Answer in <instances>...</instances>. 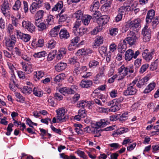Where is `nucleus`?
I'll list each match as a JSON object with an SVG mask.
<instances>
[{
    "label": "nucleus",
    "instance_id": "obj_8",
    "mask_svg": "<svg viewBox=\"0 0 159 159\" xmlns=\"http://www.w3.org/2000/svg\"><path fill=\"white\" fill-rule=\"evenodd\" d=\"M154 53V49L152 50L151 52H148V49H145L142 53L143 57L147 61L149 62L152 58V56Z\"/></svg>",
    "mask_w": 159,
    "mask_h": 159
},
{
    "label": "nucleus",
    "instance_id": "obj_46",
    "mask_svg": "<svg viewBox=\"0 0 159 159\" xmlns=\"http://www.w3.org/2000/svg\"><path fill=\"white\" fill-rule=\"evenodd\" d=\"M70 63L72 64H75L76 66H79L80 63L78 61L77 57H74L70 59Z\"/></svg>",
    "mask_w": 159,
    "mask_h": 159
},
{
    "label": "nucleus",
    "instance_id": "obj_6",
    "mask_svg": "<svg viewBox=\"0 0 159 159\" xmlns=\"http://www.w3.org/2000/svg\"><path fill=\"white\" fill-rule=\"evenodd\" d=\"M16 31V35L18 39L25 43L27 42L30 40L31 36L29 34L23 33L19 30Z\"/></svg>",
    "mask_w": 159,
    "mask_h": 159
},
{
    "label": "nucleus",
    "instance_id": "obj_25",
    "mask_svg": "<svg viewBox=\"0 0 159 159\" xmlns=\"http://www.w3.org/2000/svg\"><path fill=\"white\" fill-rule=\"evenodd\" d=\"M41 6L39 5L35 2L32 3L30 7V11L32 14H34L36 11Z\"/></svg>",
    "mask_w": 159,
    "mask_h": 159
},
{
    "label": "nucleus",
    "instance_id": "obj_61",
    "mask_svg": "<svg viewBox=\"0 0 159 159\" xmlns=\"http://www.w3.org/2000/svg\"><path fill=\"white\" fill-rule=\"evenodd\" d=\"M44 14V11L43 10H39L38 11L35 15V17L41 19L43 17Z\"/></svg>",
    "mask_w": 159,
    "mask_h": 159
},
{
    "label": "nucleus",
    "instance_id": "obj_33",
    "mask_svg": "<svg viewBox=\"0 0 159 159\" xmlns=\"http://www.w3.org/2000/svg\"><path fill=\"white\" fill-rule=\"evenodd\" d=\"M108 123L107 119H104L101 120L97 122L96 125L98 127H103L107 125Z\"/></svg>",
    "mask_w": 159,
    "mask_h": 159
},
{
    "label": "nucleus",
    "instance_id": "obj_22",
    "mask_svg": "<svg viewBox=\"0 0 159 159\" xmlns=\"http://www.w3.org/2000/svg\"><path fill=\"white\" fill-rule=\"evenodd\" d=\"M61 27V25H60L52 29L50 32V35L52 37H56L58 35L59 29Z\"/></svg>",
    "mask_w": 159,
    "mask_h": 159
},
{
    "label": "nucleus",
    "instance_id": "obj_39",
    "mask_svg": "<svg viewBox=\"0 0 159 159\" xmlns=\"http://www.w3.org/2000/svg\"><path fill=\"white\" fill-rule=\"evenodd\" d=\"M151 32L150 29L148 28V26L146 25L143 29L142 34L143 35H148V34L151 35Z\"/></svg>",
    "mask_w": 159,
    "mask_h": 159
},
{
    "label": "nucleus",
    "instance_id": "obj_30",
    "mask_svg": "<svg viewBox=\"0 0 159 159\" xmlns=\"http://www.w3.org/2000/svg\"><path fill=\"white\" fill-rule=\"evenodd\" d=\"M155 86L156 84L155 83L152 82L150 83L144 89L143 93H147L150 92L154 89Z\"/></svg>",
    "mask_w": 159,
    "mask_h": 159
},
{
    "label": "nucleus",
    "instance_id": "obj_16",
    "mask_svg": "<svg viewBox=\"0 0 159 159\" xmlns=\"http://www.w3.org/2000/svg\"><path fill=\"white\" fill-rule=\"evenodd\" d=\"M155 14V11L151 9L148 11L146 18V21L147 24H149L151 22L152 19L154 18Z\"/></svg>",
    "mask_w": 159,
    "mask_h": 159
},
{
    "label": "nucleus",
    "instance_id": "obj_50",
    "mask_svg": "<svg viewBox=\"0 0 159 159\" xmlns=\"http://www.w3.org/2000/svg\"><path fill=\"white\" fill-rule=\"evenodd\" d=\"M56 45V42L53 40L50 41L46 44L47 48L52 49L54 48Z\"/></svg>",
    "mask_w": 159,
    "mask_h": 159
},
{
    "label": "nucleus",
    "instance_id": "obj_10",
    "mask_svg": "<svg viewBox=\"0 0 159 159\" xmlns=\"http://www.w3.org/2000/svg\"><path fill=\"white\" fill-rule=\"evenodd\" d=\"M149 80V78L148 77H145L143 79H139L138 80L137 83V86L139 88H143L146 86L147 82Z\"/></svg>",
    "mask_w": 159,
    "mask_h": 159
},
{
    "label": "nucleus",
    "instance_id": "obj_11",
    "mask_svg": "<svg viewBox=\"0 0 159 159\" xmlns=\"http://www.w3.org/2000/svg\"><path fill=\"white\" fill-rule=\"evenodd\" d=\"M59 35L60 38L64 40L68 39L70 36L69 32L65 28L61 29Z\"/></svg>",
    "mask_w": 159,
    "mask_h": 159
},
{
    "label": "nucleus",
    "instance_id": "obj_43",
    "mask_svg": "<svg viewBox=\"0 0 159 159\" xmlns=\"http://www.w3.org/2000/svg\"><path fill=\"white\" fill-rule=\"evenodd\" d=\"M68 89V94H73L75 93L78 89V87L76 85H71Z\"/></svg>",
    "mask_w": 159,
    "mask_h": 159
},
{
    "label": "nucleus",
    "instance_id": "obj_17",
    "mask_svg": "<svg viewBox=\"0 0 159 159\" xmlns=\"http://www.w3.org/2000/svg\"><path fill=\"white\" fill-rule=\"evenodd\" d=\"M127 48L126 43L125 40L121 41L118 46V49L119 52L124 53Z\"/></svg>",
    "mask_w": 159,
    "mask_h": 159
},
{
    "label": "nucleus",
    "instance_id": "obj_1",
    "mask_svg": "<svg viewBox=\"0 0 159 159\" xmlns=\"http://www.w3.org/2000/svg\"><path fill=\"white\" fill-rule=\"evenodd\" d=\"M140 52L139 50L134 53V51L131 49L127 50L125 54V59L126 61H130L133 58L136 59L139 54Z\"/></svg>",
    "mask_w": 159,
    "mask_h": 159
},
{
    "label": "nucleus",
    "instance_id": "obj_49",
    "mask_svg": "<svg viewBox=\"0 0 159 159\" xmlns=\"http://www.w3.org/2000/svg\"><path fill=\"white\" fill-rule=\"evenodd\" d=\"M60 157L63 159H77L75 156L73 155L68 156L63 153L60 154Z\"/></svg>",
    "mask_w": 159,
    "mask_h": 159
},
{
    "label": "nucleus",
    "instance_id": "obj_3",
    "mask_svg": "<svg viewBox=\"0 0 159 159\" xmlns=\"http://www.w3.org/2000/svg\"><path fill=\"white\" fill-rule=\"evenodd\" d=\"M137 39L138 37L134 32L129 31L128 32L127 37L124 40L126 43L127 42L130 45L132 46L134 44Z\"/></svg>",
    "mask_w": 159,
    "mask_h": 159
},
{
    "label": "nucleus",
    "instance_id": "obj_4",
    "mask_svg": "<svg viewBox=\"0 0 159 159\" xmlns=\"http://www.w3.org/2000/svg\"><path fill=\"white\" fill-rule=\"evenodd\" d=\"M1 7L2 12L5 17L10 15V13L9 11L10 8L7 0H3V3L1 6Z\"/></svg>",
    "mask_w": 159,
    "mask_h": 159
},
{
    "label": "nucleus",
    "instance_id": "obj_40",
    "mask_svg": "<svg viewBox=\"0 0 159 159\" xmlns=\"http://www.w3.org/2000/svg\"><path fill=\"white\" fill-rule=\"evenodd\" d=\"M15 44L12 40H10V39L5 38V45L7 48H12L14 47Z\"/></svg>",
    "mask_w": 159,
    "mask_h": 159
},
{
    "label": "nucleus",
    "instance_id": "obj_24",
    "mask_svg": "<svg viewBox=\"0 0 159 159\" xmlns=\"http://www.w3.org/2000/svg\"><path fill=\"white\" fill-rule=\"evenodd\" d=\"M99 7V2L97 0H94L90 7V11L92 12L96 11H98Z\"/></svg>",
    "mask_w": 159,
    "mask_h": 159
},
{
    "label": "nucleus",
    "instance_id": "obj_47",
    "mask_svg": "<svg viewBox=\"0 0 159 159\" xmlns=\"http://www.w3.org/2000/svg\"><path fill=\"white\" fill-rule=\"evenodd\" d=\"M56 52V50H54L49 53L47 58L48 61H51L54 58Z\"/></svg>",
    "mask_w": 159,
    "mask_h": 159
},
{
    "label": "nucleus",
    "instance_id": "obj_51",
    "mask_svg": "<svg viewBox=\"0 0 159 159\" xmlns=\"http://www.w3.org/2000/svg\"><path fill=\"white\" fill-rule=\"evenodd\" d=\"M7 63L9 68L11 70V72L12 74L14 73V70H16V69L13 63L10 60L7 61Z\"/></svg>",
    "mask_w": 159,
    "mask_h": 159
},
{
    "label": "nucleus",
    "instance_id": "obj_52",
    "mask_svg": "<svg viewBox=\"0 0 159 159\" xmlns=\"http://www.w3.org/2000/svg\"><path fill=\"white\" fill-rule=\"evenodd\" d=\"M142 59L141 58L136 59L134 62V66L135 69H137L141 65Z\"/></svg>",
    "mask_w": 159,
    "mask_h": 159
},
{
    "label": "nucleus",
    "instance_id": "obj_38",
    "mask_svg": "<svg viewBox=\"0 0 159 159\" xmlns=\"http://www.w3.org/2000/svg\"><path fill=\"white\" fill-rule=\"evenodd\" d=\"M73 16L77 20L81 19L84 16L83 13L81 10H79L73 14Z\"/></svg>",
    "mask_w": 159,
    "mask_h": 159
},
{
    "label": "nucleus",
    "instance_id": "obj_27",
    "mask_svg": "<svg viewBox=\"0 0 159 159\" xmlns=\"http://www.w3.org/2000/svg\"><path fill=\"white\" fill-rule=\"evenodd\" d=\"M104 76V75L103 72L97 74L93 79L94 83L97 84H99L100 80Z\"/></svg>",
    "mask_w": 159,
    "mask_h": 159
},
{
    "label": "nucleus",
    "instance_id": "obj_31",
    "mask_svg": "<svg viewBox=\"0 0 159 159\" xmlns=\"http://www.w3.org/2000/svg\"><path fill=\"white\" fill-rule=\"evenodd\" d=\"M33 93L34 95L39 97H41L43 96V92L40 89L38 88H34L33 91Z\"/></svg>",
    "mask_w": 159,
    "mask_h": 159
},
{
    "label": "nucleus",
    "instance_id": "obj_9",
    "mask_svg": "<svg viewBox=\"0 0 159 159\" xmlns=\"http://www.w3.org/2000/svg\"><path fill=\"white\" fill-rule=\"evenodd\" d=\"M20 64L22 66L23 70L27 73L29 74L33 71L32 66L30 63H26L25 62L22 61L20 63Z\"/></svg>",
    "mask_w": 159,
    "mask_h": 159
},
{
    "label": "nucleus",
    "instance_id": "obj_64",
    "mask_svg": "<svg viewBox=\"0 0 159 159\" xmlns=\"http://www.w3.org/2000/svg\"><path fill=\"white\" fill-rule=\"evenodd\" d=\"M44 75V72L42 70L38 71L36 72V77L39 79Z\"/></svg>",
    "mask_w": 159,
    "mask_h": 159
},
{
    "label": "nucleus",
    "instance_id": "obj_19",
    "mask_svg": "<svg viewBox=\"0 0 159 159\" xmlns=\"http://www.w3.org/2000/svg\"><path fill=\"white\" fill-rule=\"evenodd\" d=\"M92 84L93 82L91 80H83L81 81L80 85L83 88H88L90 87Z\"/></svg>",
    "mask_w": 159,
    "mask_h": 159
},
{
    "label": "nucleus",
    "instance_id": "obj_55",
    "mask_svg": "<svg viewBox=\"0 0 159 159\" xmlns=\"http://www.w3.org/2000/svg\"><path fill=\"white\" fill-rule=\"evenodd\" d=\"M152 25L154 28H155L159 23V17L156 16L152 19Z\"/></svg>",
    "mask_w": 159,
    "mask_h": 159
},
{
    "label": "nucleus",
    "instance_id": "obj_62",
    "mask_svg": "<svg viewBox=\"0 0 159 159\" xmlns=\"http://www.w3.org/2000/svg\"><path fill=\"white\" fill-rule=\"evenodd\" d=\"M149 66L148 64H146L143 65L142 66L139 70V72L140 73L142 74L145 71L148 67Z\"/></svg>",
    "mask_w": 159,
    "mask_h": 159
},
{
    "label": "nucleus",
    "instance_id": "obj_21",
    "mask_svg": "<svg viewBox=\"0 0 159 159\" xmlns=\"http://www.w3.org/2000/svg\"><path fill=\"white\" fill-rule=\"evenodd\" d=\"M65 11V9H63L62 10L60 13L58 14V16L59 17V23L65 21L67 18V15L63 13Z\"/></svg>",
    "mask_w": 159,
    "mask_h": 159
},
{
    "label": "nucleus",
    "instance_id": "obj_20",
    "mask_svg": "<svg viewBox=\"0 0 159 159\" xmlns=\"http://www.w3.org/2000/svg\"><path fill=\"white\" fill-rule=\"evenodd\" d=\"M67 64L66 63L60 62L58 63L55 66V69L57 71L60 72L64 70Z\"/></svg>",
    "mask_w": 159,
    "mask_h": 159
},
{
    "label": "nucleus",
    "instance_id": "obj_59",
    "mask_svg": "<svg viewBox=\"0 0 159 159\" xmlns=\"http://www.w3.org/2000/svg\"><path fill=\"white\" fill-rule=\"evenodd\" d=\"M13 125L12 123L9 124L7 129V132L6 134L7 135H10L11 134V132L13 130L12 128L13 127Z\"/></svg>",
    "mask_w": 159,
    "mask_h": 159
},
{
    "label": "nucleus",
    "instance_id": "obj_18",
    "mask_svg": "<svg viewBox=\"0 0 159 159\" xmlns=\"http://www.w3.org/2000/svg\"><path fill=\"white\" fill-rule=\"evenodd\" d=\"M77 106L79 107H82L83 109L86 107L89 108L91 105L89 102L88 101L82 100L78 103Z\"/></svg>",
    "mask_w": 159,
    "mask_h": 159
},
{
    "label": "nucleus",
    "instance_id": "obj_57",
    "mask_svg": "<svg viewBox=\"0 0 159 159\" xmlns=\"http://www.w3.org/2000/svg\"><path fill=\"white\" fill-rule=\"evenodd\" d=\"M47 22L49 25H51L54 23L53 16L51 15H49L46 19Z\"/></svg>",
    "mask_w": 159,
    "mask_h": 159
},
{
    "label": "nucleus",
    "instance_id": "obj_41",
    "mask_svg": "<svg viewBox=\"0 0 159 159\" xmlns=\"http://www.w3.org/2000/svg\"><path fill=\"white\" fill-rule=\"evenodd\" d=\"M46 53L44 51H41L35 53L33 55V56L35 58H41L46 56Z\"/></svg>",
    "mask_w": 159,
    "mask_h": 159
},
{
    "label": "nucleus",
    "instance_id": "obj_45",
    "mask_svg": "<svg viewBox=\"0 0 159 159\" xmlns=\"http://www.w3.org/2000/svg\"><path fill=\"white\" fill-rule=\"evenodd\" d=\"M7 32L10 34H13L15 31L16 30L14 29V27L11 24H9L7 27Z\"/></svg>",
    "mask_w": 159,
    "mask_h": 159
},
{
    "label": "nucleus",
    "instance_id": "obj_36",
    "mask_svg": "<svg viewBox=\"0 0 159 159\" xmlns=\"http://www.w3.org/2000/svg\"><path fill=\"white\" fill-rule=\"evenodd\" d=\"M65 77V74L62 73L56 76L54 78V80L56 83L62 81Z\"/></svg>",
    "mask_w": 159,
    "mask_h": 159
},
{
    "label": "nucleus",
    "instance_id": "obj_58",
    "mask_svg": "<svg viewBox=\"0 0 159 159\" xmlns=\"http://www.w3.org/2000/svg\"><path fill=\"white\" fill-rule=\"evenodd\" d=\"M118 30L117 28H111L109 30V34L112 36H115L118 33Z\"/></svg>",
    "mask_w": 159,
    "mask_h": 159
},
{
    "label": "nucleus",
    "instance_id": "obj_2",
    "mask_svg": "<svg viewBox=\"0 0 159 159\" xmlns=\"http://www.w3.org/2000/svg\"><path fill=\"white\" fill-rule=\"evenodd\" d=\"M57 113V120L59 122H64L68 119V116L65 115V109L63 108H59L56 110Z\"/></svg>",
    "mask_w": 159,
    "mask_h": 159
},
{
    "label": "nucleus",
    "instance_id": "obj_37",
    "mask_svg": "<svg viewBox=\"0 0 159 159\" xmlns=\"http://www.w3.org/2000/svg\"><path fill=\"white\" fill-rule=\"evenodd\" d=\"M22 92L25 94H30L32 92V89L31 88L27 86H24L21 89Z\"/></svg>",
    "mask_w": 159,
    "mask_h": 159
},
{
    "label": "nucleus",
    "instance_id": "obj_60",
    "mask_svg": "<svg viewBox=\"0 0 159 159\" xmlns=\"http://www.w3.org/2000/svg\"><path fill=\"white\" fill-rule=\"evenodd\" d=\"M76 152L80 157L84 159H87V157L83 151L78 150L76 151Z\"/></svg>",
    "mask_w": 159,
    "mask_h": 159
},
{
    "label": "nucleus",
    "instance_id": "obj_5",
    "mask_svg": "<svg viewBox=\"0 0 159 159\" xmlns=\"http://www.w3.org/2000/svg\"><path fill=\"white\" fill-rule=\"evenodd\" d=\"M140 20L139 19H136L132 21H129L128 22V25L130 29L133 30L134 29L139 30L140 27Z\"/></svg>",
    "mask_w": 159,
    "mask_h": 159
},
{
    "label": "nucleus",
    "instance_id": "obj_26",
    "mask_svg": "<svg viewBox=\"0 0 159 159\" xmlns=\"http://www.w3.org/2000/svg\"><path fill=\"white\" fill-rule=\"evenodd\" d=\"M100 60H92L89 61V66L90 68H95L99 65Z\"/></svg>",
    "mask_w": 159,
    "mask_h": 159
},
{
    "label": "nucleus",
    "instance_id": "obj_53",
    "mask_svg": "<svg viewBox=\"0 0 159 159\" xmlns=\"http://www.w3.org/2000/svg\"><path fill=\"white\" fill-rule=\"evenodd\" d=\"M110 7V4L109 3H105L102 6L101 9L102 11L104 12H106L109 9Z\"/></svg>",
    "mask_w": 159,
    "mask_h": 159
},
{
    "label": "nucleus",
    "instance_id": "obj_35",
    "mask_svg": "<svg viewBox=\"0 0 159 159\" xmlns=\"http://www.w3.org/2000/svg\"><path fill=\"white\" fill-rule=\"evenodd\" d=\"M87 31V29L86 28L81 27L77 30V32H78V33H75L74 34L77 36H81L86 33Z\"/></svg>",
    "mask_w": 159,
    "mask_h": 159
},
{
    "label": "nucleus",
    "instance_id": "obj_28",
    "mask_svg": "<svg viewBox=\"0 0 159 159\" xmlns=\"http://www.w3.org/2000/svg\"><path fill=\"white\" fill-rule=\"evenodd\" d=\"M128 131L129 129L127 128L121 127L116 130L115 132H114L113 134L114 136H116V135L121 134L128 132Z\"/></svg>",
    "mask_w": 159,
    "mask_h": 159
},
{
    "label": "nucleus",
    "instance_id": "obj_32",
    "mask_svg": "<svg viewBox=\"0 0 159 159\" xmlns=\"http://www.w3.org/2000/svg\"><path fill=\"white\" fill-rule=\"evenodd\" d=\"M103 37L101 36H97L94 40V45L95 46H98L103 43Z\"/></svg>",
    "mask_w": 159,
    "mask_h": 159
},
{
    "label": "nucleus",
    "instance_id": "obj_13",
    "mask_svg": "<svg viewBox=\"0 0 159 159\" xmlns=\"http://www.w3.org/2000/svg\"><path fill=\"white\" fill-rule=\"evenodd\" d=\"M110 17L107 15L101 16L97 20V23L98 25H105L109 21Z\"/></svg>",
    "mask_w": 159,
    "mask_h": 159
},
{
    "label": "nucleus",
    "instance_id": "obj_15",
    "mask_svg": "<svg viewBox=\"0 0 159 159\" xmlns=\"http://www.w3.org/2000/svg\"><path fill=\"white\" fill-rule=\"evenodd\" d=\"M118 70V73L122 75L121 79H123L127 75L128 68L127 67H125L124 65H122Z\"/></svg>",
    "mask_w": 159,
    "mask_h": 159
},
{
    "label": "nucleus",
    "instance_id": "obj_29",
    "mask_svg": "<svg viewBox=\"0 0 159 159\" xmlns=\"http://www.w3.org/2000/svg\"><path fill=\"white\" fill-rule=\"evenodd\" d=\"M92 18V16L89 15H84L81 19L82 22L83 23L84 25H88Z\"/></svg>",
    "mask_w": 159,
    "mask_h": 159
},
{
    "label": "nucleus",
    "instance_id": "obj_56",
    "mask_svg": "<svg viewBox=\"0 0 159 159\" xmlns=\"http://www.w3.org/2000/svg\"><path fill=\"white\" fill-rule=\"evenodd\" d=\"M37 27H38V30L39 31H42L46 30L47 28L46 25L43 22L40 23V24Z\"/></svg>",
    "mask_w": 159,
    "mask_h": 159
},
{
    "label": "nucleus",
    "instance_id": "obj_23",
    "mask_svg": "<svg viewBox=\"0 0 159 159\" xmlns=\"http://www.w3.org/2000/svg\"><path fill=\"white\" fill-rule=\"evenodd\" d=\"M82 22V20H77L74 24V26L73 27L72 30L74 34L77 33V30L80 28L79 27L81 25Z\"/></svg>",
    "mask_w": 159,
    "mask_h": 159
},
{
    "label": "nucleus",
    "instance_id": "obj_34",
    "mask_svg": "<svg viewBox=\"0 0 159 159\" xmlns=\"http://www.w3.org/2000/svg\"><path fill=\"white\" fill-rule=\"evenodd\" d=\"M63 6V2L60 1L52 8V11H58L62 8Z\"/></svg>",
    "mask_w": 159,
    "mask_h": 159
},
{
    "label": "nucleus",
    "instance_id": "obj_14",
    "mask_svg": "<svg viewBox=\"0 0 159 159\" xmlns=\"http://www.w3.org/2000/svg\"><path fill=\"white\" fill-rule=\"evenodd\" d=\"M131 10V7L129 6L123 5L121 6L118 9V13H121L123 15L127 14Z\"/></svg>",
    "mask_w": 159,
    "mask_h": 159
},
{
    "label": "nucleus",
    "instance_id": "obj_42",
    "mask_svg": "<svg viewBox=\"0 0 159 159\" xmlns=\"http://www.w3.org/2000/svg\"><path fill=\"white\" fill-rule=\"evenodd\" d=\"M15 96L19 100H17L18 102L23 103L25 101V98L20 93L16 92L15 93Z\"/></svg>",
    "mask_w": 159,
    "mask_h": 159
},
{
    "label": "nucleus",
    "instance_id": "obj_12",
    "mask_svg": "<svg viewBox=\"0 0 159 159\" xmlns=\"http://www.w3.org/2000/svg\"><path fill=\"white\" fill-rule=\"evenodd\" d=\"M137 92V90L135 87L131 86H128L126 90L124 92L125 96L132 95L135 94Z\"/></svg>",
    "mask_w": 159,
    "mask_h": 159
},
{
    "label": "nucleus",
    "instance_id": "obj_44",
    "mask_svg": "<svg viewBox=\"0 0 159 159\" xmlns=\"http://www.w3.org/2000/svg\"><path fill=\"white\" fill-rule=\"evenodd\" d=\"M21 5V2L20 0H16L13 7V9L14 10L18 11L20 8Z\"/></svg>",
    "mask_w": 159,
    "mask_h": 159
},
{
    "label": "nucleus",
    "instance_id": "obj_63",
    "mask_svg": "<svg viewBox=\"0 0 159 159\" xmlns=\"http://www.w3.org/2000/svg\"><path fill=\"white\" fill-rule=\"evenodd\" d=\"M48 104L52 107L55 106V103L54 101V98L52 96H50L48 100Z\"/></svg>",
    "mask_w": 159,
    "mask_h": 159
},
{
    "label": "nucleus",
    "instance_id": "obj_7",
    "mask_svg": "<svg viewBox=\"0 0 159 159\" xmlns=\"http://www.w3.org/2000/svg\"><path fill=\"white\" fill-rule=\"evenodd\" d=\"M22 26L28 31L32 33L35 30V26L30 22L28 21H23L22 22Z\"/></svg>",
    "mask_w": 159,
    "mask_h": 159
},
{
    "label": "nucleus",
    "instance_id": "obj_54",
    "mask_svg": "<svg viewBox=\"0 0 159 159\" xmlns=\"http://www.w3.org/2000/svg\"><path fill=\"white\" fill-rule=\"evenodd\" d=\"M128 112H125L120 116L119 120L121 121H123L127 120L128 119Z\"/></svg>",
    "mask_w": 159,
    "mask_h": 159
},
{
    "label": "nucleus",
    "instance_id": "obj_48",
    "mask_svg": "<svg viewBox=\"0 0 159 159\" xmlns=\"http://www.w3.org/2000/svg\"><path fill=\"white\" fill-rule=\"evenodd\" d=\"M120 104L115 103L114 105L110 108L109 110L111 111L115 112L119 110L120 109Z\"/></svg>",
    "mask_w": 159,
    "mask_h": 159
}]
</instances>
